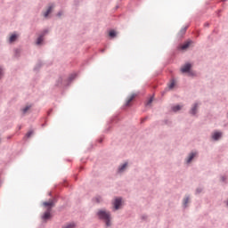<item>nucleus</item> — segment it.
I'll list each match as a JSON object with an SVG mask.
<instances>
[{"label": "nucleus", "instance_id": "nucleus-1", "mask_svg": "<svg viewBox=\"0 0 228 228\" xmlns=\"http://www.w3.org/2000/svg\"><path fill=\"white\" fill-rule=\"evenodd\" d=\"M96 216L99 220H104L106 227H111V213L110 211L100 209Z\"/></svg>", "mask_w": 228, "mask_h": 228}, {"label": "nucleus", "instance_id": "nucleus-2", "mask_svg": "<svg viewBox=\"0 0 228 228\" xmlns=\"http://www.w3.org/2000/svg\"><path fill=\"white\" fill-rule=\"evenodd\" d=\"M56 202H58V198L54 197L53 199H50L49 201H44L43 206L45 208H48L47 211H51L53 208L56 205Z\"/></svg>", "mask_w": 228, "mask_h": 228}, {"label": "nucleus", "instance_id": "nucleus-3", "mask_svg": "<svg viewBox=\"0 0 228 228\" xmlns=\"http://www.w3.org/2000/svg\"><path fill=\"white\" fill-rule=\"evenodd\" d=\"M198 157H199V152L197 151H192L189 152V154L185 158L186 165H190V163H191V161H193V159L198 158Z\"/></svg>", "mask_w": 228, "mask_h": 228}, {"label": "nucleus", "instance_id": "nucleus-4", "mask_svg": "<svg viewBox=\"0 0 228 228\" xmlns=\"http://www.w3.org/2000/svg\"><path fill=\"white\" fill-rule=\"evenodd\" d=\"M222 136H224V134L222 132L215 131L211 134V139L213 140V142H218L222 140Z\"/></svg>", "mask_w": 228, "mask_h": 228}, {"label": "nucleus", "instance_id": "nucleus-5", "mask_svg": "<svg viewBox=\"0 0 228 228\" xmlns=\"http://www.w3.org/2000/svg\"><path fill=\"white\" fill-rule=\"evenodd\" d=\"M190 115H191V117H195V115H197V113H199V103L195 102L191 105V110H189Z\"/></svg>", "mask_w": 228, "mask_h": 228}, {"label": "nucleus", "instance_id": "nucleus-6", "mask_svg": "<svg viewBox=\"0 0 228 228\" xmlns=\"http://www.w3.org/2000/svg\"><path fill=\"white\" fill-rule=\"evenodd\" d=\"M180 70L183 74H190L191 70V64L190 62L186 63L181 68Z\"/></svg>", "mask_w": 228, "mask_h": 228}, {"label": "nucleus", "instance_id": "nucleus-7", "mask_svg": "<svg viewBox=\"0 0 228 228\" xmlns=\"http://www.w3.org/2000/svg\"><path fill=\"white\" fill-rule=\"evenodd\" d=\"M127 167H129L128 162L120 164L118 167V174H124V172H126V170L127 169Z\"/></svg>", "mask_w": 228, "mask_h": 228}, {"label": "nucleus", "instance_id": "nucleus-8", "mask_svg": "<svg viewBox=\"0 0 228 228\" xmlns=\"http://www.w3.org/2000/svg\"><path fill=\"white\" fill-rule=\"evenodd\" d=\"M115 211H118L122 206V198H116L113 202Z\"/></svg>", "mask_w": 228, "mask_h": 228}, {"label": "nucleus", "instance_id": "nucleus-9", "mask_svg": "<svg viewBox=\"0 0 228 228\" xmlns=\"http://www.w3.org/2000/svg\"><path fill=\"white\" fill-rule=\"evenodd\" d=\"M54 6H56L54 4H48L46 12L43 13L45 19H47L49 17V14L51 13V12H53V8H54Z\"/></svg>", "mask_w": 228, "mask_h": 228}, {"label": "nucleus", "instance_id": "nucleus-10", "mask_svg": "<svg viewBox=\"0 0 228 228\" xmlns=\"http://www.w3.org/2000/svg\"><path fill=\"white\" fill-rule=\"evenodd\" d=\"M137 95H138V94L134 93L130 96H128L126 99V102L125 103V106H129L131 104V102H133V101L134 100V97H136Z\"/></svg>", "mask_w": 228, "mask_h": 228}, {"label": "nucleus", "instance_id": "nucleus-11", "mask_svg": "<svg viewBox=\"0 0 228 228\" xmlns=\"http://www.w3.org/2000/svg\"><path fill=\"white\" fill-rule=\"evenodd\" d=\"M186 29H188V27H184L181 28V30L176 35V37L178 38V40H181V38H183V37L186 35Z\"/></svg>", "mask_w": 228, "mask_h": 228}, {"label": "nucleus", "instance_id": "nucleus-12", "mask_svg": "<svg viewBox=\"0 0 228 228\" xmlns=\"http://www.w3.org/2000/svg\"><path fill=\"white\" fill-rule=\"evenodd\" d=\"M190 202V194H185L184 198L183 199V208L186 209L188 208V203Z\"/></svg>", "mask_w": 228, "mask_h": 228}, {"label": "nucleus", "instance_id": "nucleus-13", "mask_svg": "<svg viewBox=\"0 0 228 228\" xmlns=\"http://www.w3.org/2000/svg\"><path fill=\"white\" fill-rule=\"evenodd\" d=\"M191 44H193V41L189 39L182 46H180V49H182V51H186V49H188Z\"/></svg>", "mask_w": 228, "mask_h": 228}, {"label": "nucleus", "instance_id": "nucleus-14", "mask_svg": "<svg viewBox=\"0 0 228 228\" xmlns=\"http://www.w3.org/2000/svg\"><path fill=\"white\" fill-rule=\"evenodd\" d=\"M36 45H37L38 47H42V45H44V37H42V36H38V37L37 38Z\"/></svg>", "mask_w": 228, "mask_h": 228}, {"label": "nucleus", "instance_id": "nucleus-15", "mask_svg": "<svg viewBox=\"0 0 228 228\" xmlns=\"http://www.w3.org/2000/svg\"><path fill=\"white\" fill-rule=\"evenodd\" d=\"M42 220H49V218H51V210H47L44 213V215L42 216Z\"/></svg>", "mask_w": 228, "mask_h": 228}, {"label": "nucleus", "instance_id": "nucleus-16", "mask_svg": "<svg viewBox=\"0 0 228 228\" xmlns=\"http://www.w3.org/2000/svg\"><path fill=\"white\" fill-rule=\"evenodd\" d=\"M42 65H44V62L42 61H39L37 65L34 67V71L38 72L40 69H42Z\"/></svg>", "mask_w": 228, "mask_h": 228}, {"label": "nucleus", "instance_id": "nucleus-17", "mask_svg": "<svg viewBox=\"0 0 228 228\" xmlns=\"http://www.w3.org/2000/svg\"><path fill=\"white\" fill-rule=\"evenodd\" d=\"M181 110H183V106L181 105H175L172 107V111H174V113H177V111H181Z\"/></svg>", "mask_w": 228, "mask_h": 228}, {"label": "nucleus", "instance_id": "nucleus-18", "mask_svg": "<svg viewBox=\"0 0 228 228\" xmlns=\"http://www.w3.org/2000/svg\"><path fill=\"white\" fill-rule=\"evenodd\" d=\"M76 74H71V75H69V77H68V86H69V85H70V83H72V81L73 80H75L76 79Z\"/></svg>", "mask_w": 228, "mask_h": 228}, {"label": "nucleus", "instance_id": "nucleus-19", "mask_svg": "<svg viewBox=\"0 0 228 228\" xmlns=\"http://www.w3.org/2000/svg\"><path fill=\"white\" fill-rule=\"evenodd\" d=\"M16 41H17V35L12 34L9 38V42H10V44H12V42H16Z\"/></svg>", "mask_w": 228, "mask_h": 228}, {"label": "nucleus", "instance_id": "nucleus-20", "mask_svg": "<svg viewBox=\"0 0 228 228\" xmlns=\"http://www.w3.org/2000/svg\"><path fill=\"white\" fill-rule=\"evenodd\" d=\"M29 110H31V105H27L25 108H23L21 110L23 115H26L28 113V111H29Z\"/></svg>", "mask_w": 228, "mask_h": 228}, {"label": "nucleus", "instance_id": "nucleus-21", "mask_svg": "<svg viewBox=\"0 0 228 228\" xmlns=\"http://www.w3.org/2000/svg\"><path fill=\"white\" fill-rule=\"evenodd\" d=\"M109 37H110V38H115V37H117V31H115V30H110V32H109Z\"/></svg>", "mask_w": 228, "mask_h": 228}, {"label": "nucleus", "instance_id": "nucleus-22", "mask_svg": "<svg viewBox=\"0 0 228 228\" xmlns=\"http://www.w3.org/2000/svg\"><path fill=\"white\" fill-rule=\"evenodd\" d=\"M62 228H76V223H69V224L62 226Z\"/></svg>", "mask_w": 228, "mask_h": 228}, {"label": "nucleus", "instance_id": "nucleus-23", "mask_svg": "<svg viewBox=\"0 0 228 228\" xmlns=\"http://www.w3.org/2000/svg\"><path fill=\"white\" fill-rule=\"evenodd\" d=\"M61 83H63V78L59 77L55 83V86H61Z\"/></svg>", "mask_w": 228, "mask_h": 228}, {"label": "nucleus", "instance_id": "nucleus-24", "mask_svg": "<svg viewBox=\"0 0 228 228\" xmlns=\"http://www.w3.org/2000/svg\"><path fill=\"white\" fill-rule=\"evenodd\" d=\"M201 191H204V188H202V187H198V188L196 189L195 195L200 194Z\"/></svg>", "mask_w": 228, "mask_h": 228}, {"label": "nucleus", "instance_id": "nucleus-25", "mask_svg": "<svg viewBox=\"0 0 228 228\" xmlns=\"http://www.w3.org/2000/svg\"><path fill=\"white\" fill-rule=\"evenodd\" d=\"M47 33H49V30L48 29H45L40 35L39 37H42V38H44Z\"/></svg>", "mask_w": 228, "mask_h": 228}, {"label": "nucleus", "instance_id": "nucleus-26", "mask_svg": "<svg viewBox=\"0 0 228 228\" xmlns=\"http://www.w3.org/2000/svg\"><path fill=\"white\" fill-rule=\"evenodd\" d=\"M47 33H49V30L48 29H45L40 35L39 37H42V38H44Z\"/></svg>", "mask_w": 228, "mask_h": 228}, {"label": "nucleus", "instance_id": "nucleus-27", "mask_svg": "<svg viewBox=\"0 0 228 228\" xmlns=\"http://www.w3.org/2000/svg\"><path fill=\"white\" fill-rule=\"evenodd\" d=\"M47 33H49V30L48 29H45L40 35L39 37H42V38H44Z\"/></svg>", "mask_w": 228, "mask_h": 228}, {"label": "nucleus", "instance_id": "nucleus-28", "mask_svg": "<svg viewBox=\"0 0 228 228\" xmlns=\"http://www.w3.org/2000/svg\"><path fill=\"white\" fill-rule=\"evenodd\" d=\"M174 86H175V81L172 80L171 83L168 85L169 90H172V88H174Z\"/></svg>", "mask_w": 228, "mask_h": 228}, {"label": "nucleus", "instance_id": "nucleus-29", "mask_svg": "<svg viewBox=\"0 0 228 228\" xmlns=\"http://www.w3.org/2000/svg\"><path fill=\"white\" fill-rule=\"evenodd\" d=\"M3 76H4V69L3 67H0V79H3Z\"/></svg>", "mask_w": 228, "mask_h": 228}, {"label": "nucleus", "instance_id": "nucleus-30", "mask_svg": "<svg viewBox=\"0 0 228 228\" xmlns=\"http://www.w3.org/2000/svg\"><path fill=\"white\" fill-rule=\"evenodd\" d=\"M34 133H35V132H34L33 130H29V131L27 133V134H26L27 138H31V135H32Z\"/></svg>", "mask_w": 228, "mask_h": 228}, {"label": "nucleus", "instance_id": "nucleus-31", "mask_svg": "<svg viewBox=\"0 0 228 228\" xmlns=\"http://www.w3.org/2000/svg\"><path fill=\"white\" fill-rule=\"evenodd\" d=\"M152 101H153V98H150L149 101L147 102V106H149L150 104H152Z\"/></svg>", "mask_w": 228, "mask_h": 228}, {"label": "nucleus", "instance_id": "nucleus-32", "mask_svg": "<svg viewBox=\"0 0 228 228\" xmlns=\"http://www.w3.org/2000/svg\"><path fill=\"white\" fill-rule=\"evenodd\" d=\"M61 15H63V11H60V12L57 13V17H61Z\"/></svg>", "mask_w": 228, "mask_h": 228}, {"label": "nucleus", "instance_id": "nucleus-33", "mask_svg": "<svg viewBox=\"0 0 228 228\" xmlns=\"http://www.w3.org/2000/svg\"><path fill=\"white\" fill-rule=\"evenodd\" d=\"M225 176H221V181H222V183H225Z\"/></svg>", "mask_w": 228, "mask_h": 228}, {"label": "nucleus", "instance_id": "nucleus-34", "mask_svg": "<svg viewBox=\"0 0 228 228\" xmlns=\"http://www.w3.org/2000/svg\"><path fill=\"white\" fill-rule=\"evenodd\" d=\"M142 220H147V216L145 215L142 216Z\"/></svg>", "mask_w": 228, "mask_h": 228}, {"label": "nucleus", "instance_id": "nucleus-35", "mask_svg": "<svg viewBox=\"0 0 228 228\" xmlns=\"http://www.w3.org/2000/svg\"><path fill=\"white\" fill-rule=\"evenodd\" d=\"M168 122H169L168 119L164 120V124H166V125H168Z\"/></svg>", "mask_w": 228, "mask_h": 228}, {"label": "nucleus", "instance_id": "nucleus-36", "mask_svg": "<svg viewBox=\"0 0 228 228\" xmlns=\"http://www.w3.org/2000/svg\"><path fill=\"white\" fill-rule=\"evenodd\" d=\"M222 12V10H219L218 12H217V15H218V17H220V13Z\"/></svg>", "mask_w": 228, "mask_h": 228}, {"label": "nucleus", "instance_id": "nucleus-37", "mask_svg": "<svg viewBox=\"0 0 228 228\" xmlns=\"http://www.w3.org/2000/svg\"><path fill=\"white\" fill-rule=\"evenodd\" d=\"M14 51H16V53H19L20 51V48H16L14 49Z\"/></svg>", "mask_w": 228, "mask_h": 228}, {"label": "nucleus", "instance_id": "nucleus-38", "mask_svg": "<svg viewBox=\"0 0 228 228\" xmlns=\"http://www.w3.org/2000/svg\"><path fill=\"white\" fill-rule=\"evenodd\" d=\"M205 26L206 28H209V23L208 22L205 23Z\"/></svg>", "mask_w": 228, "mask_h": 228}, {"label": "nucleus", "instance_id": "nucleus-39", "mask_svg": "<svg viewBox=\"0 0 228 228\" xmlns=\"http://www.w3.org/2000/svg\"><path fill=\"white\" fill-rule=\"evenodd\" d=\"M48 195L49 197H51L53 195V192H49Z\"/></svg>", "mask_w": 228, "mask_h": 228}, {"label": "nucleus", "instance_id": "nucleus-40", "mask_svg": "<svg viewBox=\"0 0 228 228\" xmlns=\"http://www.w3.org/2000/svg\"><path fill=\"white\" fill-rule=\"evenodd\" d=\"M146 119H147V118H144L142 122H145Z\"/></svg>", "mask_w": 228, "mask_h": 228}, {"label": "nucleus", "instance_id": "nucleus-41", "mask_svg": "<svg viewBox=\"0 0 228 228\" xmlns=\"http://www.w3.org/2000/svg\"><path fill=\"white\" fill-rule=\"evenodd\" d=\"M42 127H45V123L42 125Z\"/></svg>", "mask_w": 228, "mask_h": 228}, {"label": "nucleus", "instance_id": "nucleus-42", "mask_svg": "<svg viewBox=\"0 0 228 228\" xmlns=\"http://www.w3.org/2000/svg\"><path fill=\"white\" fill-rule=\"evenodd\" d=\"M104 51H105L104 49H102V50H101L102 53H104Z\"/></svg>", "mask_w": 228, "mask_h": 228}, {"label": "nucleus", "instance_id": "nucleus-43", "mask_svg": "<svg viewBox=\"0 0 228 228\" xmlns=\"http://www.w3.org/2000/svg\"><path fill=\"white\" fill-rule=\"evenodd\" d=\"M51 111H52V110L48 111V115H51Z\"/></svg>", "mask_w": 228, "mask_h": 228}, {"label": "nucleus", "instance_id": "nucleus-44", "mask_svg": "<svg viewBox=\"0 0 228 228\" xmlns=\"http://www.w3.org/2000/svg\"><path fill=\"white\" fill-rule=\"evenodd\" d=\"M19 129H21V126H19Z\"/></svg>", "mask_w": 228, "mask_h": 228}, {"label": "nucleus", "instance_id": "nucleus-45", "mask_svg": "<svg viewBox=\"0 0 228 228\" xmlns=\"http://www.w3.org/2000/svg\"><path fill=\"white\" fill-rule=\"evenodd\" d=\"M1 184H2V183H1V182H0V187H1Z\"/></svg>", "mask_w": 228, "mask_h": 228}, {"label": "nucleus", "instance_id": "nucleus-46", "mask_svg": "<svg viewBox=\"0 0 228 228\" xmlns=\"http://www.w3.org/2000/svg\"><path fill=\"white\" fill-rule=\"evenodd\" d=\"M223 1H227V0H223Z\"/></svg>", "mask_w": 228, "mask_h": 228}]
</instances>
